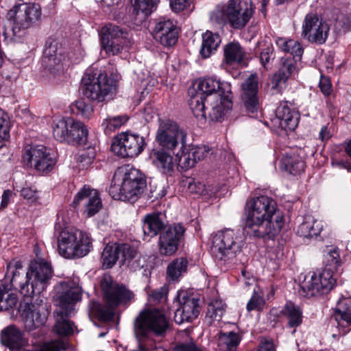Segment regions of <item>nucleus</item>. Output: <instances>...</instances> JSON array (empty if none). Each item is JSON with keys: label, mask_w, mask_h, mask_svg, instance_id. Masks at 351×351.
Masks as SVG:
<instances>
[{"label": "nucleus", "mask_w": 351, "mask_h": 351, "mask_svg": "<svg viewBox=\"0 0 351 351\" xmlns=\"http://www.w3.org/2000/svg\"><path fill=\"white\" fill-rule=\"evenodd\" d=\"M245 228L248 234L258 238L274 239L284 226L282 214L276 210V203L267 196H260L246 203Z\"/></svg>", "instance_id": "obj_1"}, {"label": "nucleus", "mask_w": 351, "mask_h": 351, "mask_svg": "<svg viewBox=\"0 0 351 351\" xmlns=\"http://www.w3.org/2000/svg\"><path fill=\"white\" fill-rule=\"evenodd\" d=\"M106 305L91 302L90 313L99 321L108 322L113 319L114 309L121 305H128L134 300L135 294L123 285L114 282L108 274H104L100 282Z\"/></svg>", "instance_id": "obj_2"}, {"label": "nucleus", "mask_w": 351, "mask_h": 351, "mask_svg": "<svg viewBox=\"0 0 351 351\" xmlns=\"http://www.w3.org/2000/svg\"><path fill=\"white\" fill-rule=\"evenodd\" d=\"M147 186L145 176L132 165L118 167L109 189L111 197L117 200L136 201Z\"/></svg>", "instance_id": "obj_3"}, {"label": "nucleus", "mask_w": 351, "mask_h": 351, "mask_svg": "<svg viewBox=\"0 0 351 351\" xmlns=\"http://www.w3.org/2000/svg\"><path fill=\"white\" fill-rule=\"evenodd\" d=\"M13 273L11 279L12 286L27 298L43 292L49 285L53 274L51 263L42 258L31 263L25 276L16 270Z\"/></svg>", "instance_id": "obj_4"}, {"label": "nucleus", "mask_w": 351, "mask_h": 351, "mask_svg": "<svg viewBox=\"0 0 351 351\" xmlns=\"http://www.w3.org/2000/svg\"><path fill=\"white\" fill-rule=\"evenodd\" d=\"M169 322L158 309L141 311L134 320V332L138 339V349L132 351H152L155 341L149 335L163 336L169 328Z\"/></svg>", "instance_id": "obj_5"}, {"label": "nucleus", "mask_w": 351, "mask_h": 351, "mask_svg": "<svg viewBox=\"0 0 351 351\" xmlns=\"http://www.w3.org/2000/svg\"><path fill=\"white\" fill-rule=\"evenodd\" d=\"M8 16V20L4 25L3 35L5 39L12 40L23 37L26 30L40 19L41 8L35 3H21L10 10Z\"/></svg>", "instance_id": "obj_6"}, {"label": "nucleus", "mask_w": 351, "mask_h": 351, "mask_svg": "<svg viewBox=\"0 0 351 351\" xmlns=\"http://www.w3.org/2000/svg\"><path fill=\"white\" fill-rule=\"evenodd\" d=\"M56 289L54 302L60 310L56 312L55 331L59 335L67 336L73 331V325L67 318L74 310L75 303L80 300L81 293L77 287H69L64 282H60Z\"/></svg>", "instance_id": "obj_7"}, {"label": "nucleus", "mask_w": 351, "mask_h": 351, "mask_svg": "<svg viewBox=\"0 0 351 351\" xmlns=\"http://www.w3.org/2000/svg\"><path fill=\"white\" fill-rule=\"evenodd\" d=\"M117 84L106 73L87 71L82 78L81 89L88 99L103 102L112 99L117 93Z\"/></svg>", "instance_id": "obj_8"}, {"label": "nucleus", "mask_w": 351, "mask_h": 351, "mask_svg": "<svg viewBox=\"0 0 351 351\" xmlns=\"http://www.w3.org/2000/svg\"><path fill=\"white\" fill-rule=\"evenodd\" d=\"M92 248L88 234L78 230L64 229L58 237V251L65 258L73 259L87 255Z\"/></svg>", "instance_id": "obj_9"}, {"label": "nucleus", "mask_w": 351, "mask_h": 351, "mask_svg": "<svg viewBox=\"0 0 351 351\" xmlns=\"http://www.w3.org/2000/svg\"><path fill=\"white\" fill-rule=\"evenodd\" d=\"M186 133L176 122L171 120H160L156 131V141L162 149L172 152L179 148L178 152L185 149Z\"/></svg>", "instance_id": "obj_10"}, {"label": "nucleus", "mask_w": 351, "mask_h": 351, "mask_svg": "<svg viewBox=\"0 0 351 351\" xmlns=\"http://www.w3.org/2000/svg\"><path fill=\"white\" fill-rule=\"evenodd\" d=\"M336 278L328 269H324L318 276L313 273L306 276L300 284L301 296L311 298L328 293L333 287Z\"/></svg>", "instance_id": "obj_11"}, {"label": "nucleus", "mask_w": 351, "mask_h": 351, "mask_svg": "<svg viewBox=\"0 0 351 351\" xmlns=\"http://www.w3.org/2000/svg\"><path fill=\"white\" fill-rule=\"evenodd\" d=\"M238 237L230 229L217 232L213 237L210 252L216 259L226 260L235 256L240 251L241 245L237 242Z\"/></svg>", "instance_id": "obj_12"}, {"label": "nucleus", "mask_w": 351, "mask_h": 351, "mask_svg": "<svg viewBox=\"0 0 351 351\" xmlns=\"http://www.w3.org/2000/svg\"><path fill=\"white\" fill-rule=\"evenodd\" d=\"M127 29L114 24H108L101 30V45L108 56L118 55L130 43Z\"/></svg>", "instance_id": "obj_13"}, {"label": "nucleus", "mask_w": 351, "mask_h": 351, "mask_svg": "<svg viewBox=\"0 0 351 351\" xmlns=\"http://www.w3.org/2000/svg\"><path fill=\"white\" fill-rule=\"evenodd\" d=\"M23 160L24 163L39 173H47L52 170L56 161L47 148L43 145L25 147Z\"/></svg>", "instance_id": "obj_14"}, {"label": "nucleus", "mask_w": 351, "mask_h": 351, "mask_svg": "<svg viewBox=\"0 0 351 351\" xmlns=\"http://www.w3.org/2000/svg\"><path fill=\"white\" fill-rule=\"evenodd\" d=\"M144 145V139L138 134L122 132L115 136L111 149L122 158H133L143 152Z\"/></svg>", "instance_id": "obj_15"}, {"label": "nucleus", "mask_w": 351, "mask_h": 351, "mask_svg": "<svg viewBox=\"0 0 351 351\" xmlns=\"http://www.w3.org/2000/svg\"><path fill=\"white\" fill-rule=\"evenodd\" d=\"M302 36L311 43L324 44L329 33V26L315 14L306 15L302 23Z\"/></svg>", "instance_id": "obj_16"}, {"label": "nucleus", "mask_w": 351, "mask_h": 351, "mask_svg": "<svg viewBox=\"0 0 351 351\" xmlns=\"http://www.w3.org/2000/svg\"><path fill=\"white\" fill-rule=\"evenodd\" d=\"M186 228L182 223H173L161 233L158 240L159 253L162 256H171L184 241Z\"/></svg>", "instance_id": "obj_17"}, {"label": "nucleus", "mask_w": 351, "mask_h": 351, "mask_svg": "<svg viewBox=\"0 0 351 351\" xmlns=\"http://www.w3.org/2000/svg\"><path fill=\"white\" fill-rule=\"evenodd\" d=\"M176 298L178 307L175 312L174 320L177 324L191 322L198 317L200 313L198 298L193 295H189L184 291H180L178 293Z\"/></svg>", "instance_id": "obj_18"}, {"label": "nucleus", "mask_w": 351, "mask_h": 351, "mask_svg": "<svg viewBox=\"0 0 351 351\" xmlns=\"http://www.w3.org/2000/svg\"><path fill=\"white\" fill-rule=\"evenodd\" d=\"M241 0H230L227 6L216 7L210 14V20L219 25L229 22L233 28L239 29L241 27Z\"/></svg>", "instance_id": "obj_19"}, {"label": "nucleus", "mask_w": 351, "mask_h": 351, "mask_svg": "<svg viewBox=\"0 0 351 351\" xmlns=\"http://www.w3.org/2000/svg\"><path fill=\"white\" fill-rule=\"evenodd\" d=\"M69 58L61 43L53 40L45 49L42 63L49 71L56 74L68 64Z\"/></svg>", "instance_id": "obj_20"}, {"label": "nucleus", "mask_w": 351, "mask_h": 351, "mask_svg": "<svg viewBox=\"0 0 351 351\" xmlns=\"http://www.w3.org/2000/svg\"><path fill=\"white\" fill-rule=\"evenodd\" d=\"M245 82L243 83V103L249 116L259 108L257 97L258 80L256 72L245 71Z\"/></svg>", "instance_id": "obj_21"}, {"label": "nucleus", "mask_w": 351, "mask_h": 351, "mask_svg": "<svg viewBox=\"0 0 351 351\" xmlns=\"http://www.w3.org/2000/svg\"><path fill=\"white\" fill-rule=\"evenodd\" d=\"M21 311L25 327L29 331L43 326L48 316L46 306L43 304L25 302L21 304Z\"/></svg>", "instance_id": "obj_22"}, {"label": "nucleus", "mask_w": 351, "mask_h": 351, "mask_svg": "<svg viewBox=\"0 0 351 351\" xmlns=\"http://www.w3.org/2000/svg\"><path fill=\"white\" fill-rule=\"evenodd\" d=\"M152 34L155 41L164 47L176 45L178 38V31L173 21L160 19L156 22Z\"/></svg>", "instance_id": "obj_23"}, {"label": "nucleus", "mask_w": 351, "mask_h": 351, "mask_svg": "<svg viewBox=\"0 0 351 351\" xmlns=\"http://www.w3.org/2000/svg\"><path fill=\"white\" fill-rule=\"evenodd\" d=\"M73 204L75 208L82 204L85 207L84 213L88 217L95 215L102 206L99 192L86 185L76 194Z\"/></svg>", "instance_id": "obj_24"}, {"label": "nucleus", "mask_w": 351, "mask_h": 351, "mask_svg": "<svg viewBox=\"0 0 351 351\" xmlns=\"http://www.w3.org/2000/svg\"><path fill=\"white\" fill-rule=\"evenodd\" d=\"M297 72L295 60H284L281 66L270 78L268 84L269 91L271 94L280 93L285 88L288 79Z\"/></svg>", "instance_id": "obj_25"}, {"label": "nucleus", "mask_w": 351, "mask_h": 351, "mask_svg": "<svg viewBox=\"0 0 351 351\" xmlns=\"http://www.w3.org/2000/svg\"><path fill=\"white\" fill-rule=\"evenodd\" d=\"M229 102L223 97L213 95L207 98L208 115L210 122H222L230 110Z\"/></svg>", "instance_id": "obj_26"}, {"label": "nucleus", "mask_w": 351, "mask_h": 351, "mask_svg": "<svg viewBox=\"0 0 351 351\" xmlns=\"http://www.w3.org/2000/svg\"><path fill=\"white\" fill-rule=\"evenodd\" d=\"M276 122L284 130H294L298 125L299 113L291 109L287 101L282 102L276 111Z\"/></svg>", "instance_id": "obj_27"}, {"label": "nucleus", "mask_w": 351, "mask_h": 351, "mask_svg": "<svg viewBox=\"0 0 351 351\" xmlns=\"http://www.w3.org/2000/svg\"><path fill=\"white\" fill-rule=\"evenodd\" d=\"M330 322L337 324V327L342 328L343 334L348 331L346 328L351 325V297H342L339 299Z\"/></svg>", "instance_id": "obj_28"}, {"label": "nucleus", "mask_w": 351, "mask_h": 351, "mask_svg": "<svg viewBox=\"0 0 351 351\" xmlns=\"http://www.w3.org/2000/svg\"><path fill=\"white\" fill-rule=\"evenodd\" d=\"M143 223L144 236L150 238L158 235L166 227L164 215L159 212L145 215Z\"/></svg>", "instance_id": "obj_29"}, {"label": "nucleus", "mask_w": 351, "mask_h": 351, "mask_svg": "<svg viewBox=\"0 0 351 351\" xmlns=\"http://www.w3.org/2000/svg\"><path fill=\"white\" fill-rule=\"evenodd\" d=\"M1 340L3 345L10 349L19 350L27 344L24 335L14 326H8L2 330Z\"/></svg>", "instance_id": "obj_30"}, {"label": "nucleus", "mask_w": 351, "mask_h": 351, "mask_svg": "<svg viewBox=\"0 0 351 351\" xmlns=\"http://www.w3.org/2000/svg\"><path fill=\"white\" fill-rule=\"evenodd\" d=\"M184 149H183L181 152L176 153V156L180 162L183 161L186 168L193 167L197 161L206 158L210 152V148L207 146L194 147L189 152H185Z\"/></svg>", "instance_id": "obj_31"}, {"label": "nucleus", "mask_w": 351, "mask_h": 351, "mask_svg": "<svg viewBox=\"0 0 351 351\" xmlns=\"http://www.w3.org/2000/svg\"><path fill=\"white\" fill-rule=\"evenodd\" d=\"M117 250H118L119 259L123 263L128 262L130 267L134 270L143 267L144 265L141 263L140 257L132 261L133 259L138 256V250L136 247L130 243H117Z\"/></svg>", "instance_id": "obj_32"}, {"label": "nucleus", "mask_w": 351, "mask_h": 351, "mask_svg": "<svg viewBox=\"0 0 351 351\" xmlns=\"http://www.w3.org/2000/svg\"><path fill=\"white\" fill-rule=\"evenodd\" d=\"M241 63V47L238 42H230L223 47L221 67L227 69Z\"/></svg>", "instance_id": "obj_33"}, {"label": "nucleus", "mask_w": 351, "mask_h": 351, "mask_svg": "<svg viewBox=\"0 0 351 351\" xmlns=\"http://www.w3.org/2000/svg\"><path fill=\"white\" fill-rule=\"evenodd\" d=\"M304 166V160L294 152L286 153L280 160V169L293 175L302 172Z\"/></svg>", "instance_id": "obj_34"}, {"label": "nucleus", "mask_w": 351, "mask_h": 351, "mask_svg": "<svg viewBox=\"0 0 351 351\" xmlns=\"http://www.w3.org/2000/svg\"><path fill=\"white\" fill-rule=\"evenodd\" d=\"M202 42L199 53L202 58H207L217 51L221 42V38L219 34L209 30L202 34Z\"/></svg>", "instance_id": "obj_35"}, {"label": "nucleus", "mask_w": 351, "mask_h": 351, "mask_svg": "<svg viewBox=\"0 0 351 351\" xmlns=\"http://www.w3.org/2000/svg\"><path fill=\"white\" fill-rule=\"evenodd\" d=\"M72 119L71 117H67L53 121V135L57 141L68 143L71 134Z\"/></svg>", "instance_id": "obj_36"}, {"label": "nucleus", "mask_w": 351, "mask_h": 351, "mask_svg": "<svg viewBox=\"0 0 351 351\" xmlns=\"http://www.w3.org/2000/svg\"><path fill=\"white\" fill-rule=\"evenodd\" d=\"M171 154L172 152L162 149L154 153V163L163 173H171L173 171L175 163Z\"/></svg>", "instance_id": "obj_37"}, {"label": "nucleus", "mask_w": 351, "mask_h": 351, "mask_svg": "<svg viewBox=\"0 0 351 351\" xmlns=\"http://www.w3.org/2000/svg\"><path fill=\"white\" fill-rule=\"evenodd\" d=\"M322 228L323 226L321 221L311 217H306L298 226L297 233L300 237L310 238L319 235Z\"/></svg>", "instance_id": "obj_38"}, {"label": "nucleus", "mask_w": 351, "mask_h": 351, "mask_svg": "<svg viewBox=\"0 0 351 351\" xmlns=\"http://www.w3.org/2000/svg\"><path fill=\"white\" fill-rule=\"evenodd\" d=\"M196 92L202 93L206 97L213 95H218L223 97V94L221 82L213 77L200 80L198 82Z\"/></svg>", "instance_id": "obj_39"}, {"label": "nucleus", "mask_w": 351, "mask_h": 351, "mask_svg": "<svg viewBox=\"0 0 351 351\" xmlns=\"http://www.w3.org/2000/svg\"><path fill=\"white\" fill-rule=\"evenodd\" d=\"M71 134L69 138L68 144L84 145L87 141L88 131L85 125L74 119H72Z\"/></svg>", "instance_id": "obj_40"}, {"label": "nucleus", "mask_w": 351, "mask_h": 351, "mask_svg": "<svg viewBox=\"0 0 351 351\" xmlns=\"http://www.w3.org/2000/svg\"><path fill=\"white\" fill-rule=\"evenodd\" d=\"M240 340L239 335L236 332L221 331L218 334L217 347L221 351H232L238 347Z\"/></svg>", "instance_id": "obj_41"}, {"label": "nucleus", "mask_w": 351, "mask_h": 351, "mask_svg": "<svg viewBox=\"0 0 351 351\" xmlns=\"http://www.w3.org/2000/svg\"><path fill=\"white\" fill-rule=\"evenodd\" d=\"M12 288L15 289L10 282V285L0 284V311H7L13 308L17 303L16 295L11 291Z\"/></svg>", "instance_id": "obj_42"}, {"label": "nucleus", "mask_w": 351, "mask_h": 351, "mask_svg": "<svg viewBox=\"0 0 351 351\" xmlns=\"http://www.w3.org/2000/svg\"><path fill=\"white\" fill-rule=\"evenodd\" d=\"M207 98L202 93H197L193 95L189 101V104L195 117L199 119H206V104H207Z\"/></svg>", "instance_id": "obj_43"}, {"label": "nucleus", "mask_w": 351, "mask_h": 351, "mask_svg": "<svg viewBox=\"0 0 351 351\" xmlns=\"http://www.w3.org/2000/svg\"><path fill=\"white\" fill-rule=\"evenodd\" d=\"M283 314L288 319V326L290 328H297L302 322V309L291 302H288L285 306Z\"/></svg>", "instance_id": "obj_44"}, {"label": "nucleus", "mask_w": 351, "mask_h": 351, "mask_svg": "<svg viewBox=\"0 0 351 351\" xmlns=\"http://www.w3.org/2000/svg\"><path fill=\"white\" fill-rule=\"evenodd\" d=\"M129 117L126 114L119 116H109L101 123V127L106 135H110L113 132L121 128L128 121Z\"/></svg>", "instance_id": "obj_45"}, {"label": "nucleus", "mask_w": 351, "mask_h": 351, "mask_svg": "<svg viewBox=\"0 0 351 351\" xmlns=\"http://www.w3.org/2000/svg\"><path fill=\"white\" fill-rule=\"evenodd\" d=\"M226 305L221 300H215L208 304L206 319L209 324L221 321L226 312Z\"/></svg>", "instance_id": "obj_46"}, {"label": "nucleus", "mask_w": 351, "mask_h": 351, "mask_svg": "<svg viewBox=\"0 0 351 351\" xmlns=\"http://www.w3.org/2000/svg\"><path fill=\"white\" fill-rule=\"evenodd\" d=\"M276 43L282 51L291 53L294 58L299 60L301 59L304 49L299 42L292 39L286 40L284 38H279Z\"/></svg>", "instance_id": "obj_47"}, {"label": "nucleus", "mask_w": 351, "mask_h": 351, "mask_svg": "<svg viewBox=\"0 0 351 351\" xmlns=\"http://www.w3.org/2000/svg\"><path fill=\"white\" fill-rule=\"evenodd\" d=\"M188 261L184 258H176L167 267V274L172 280H178L186 271Z\"/></svg>", "instance_id": "obj_48"}, {"label": "nucleus", "mask_w": 351, "mask_h": 351, "mask_svg": "<svg viewBox=\"0 0 351 351\" xmlns=\"http://www.w3.org/2000/svg\"><path fill=\"white\" fill-rule=\"evenodd\" d=\"M119 259L117 243L112 245H107L101 254L102 266L108 269L112 267Z\"/></svg>", "instance_id": "obj_49"}, {"label": "nucleus", "mask_w": 351, "mask_h": 351, "mask_svg": "<svg viewBox=\"0 0 351 351\" xmlns=\"http://www.w3.org/2000/svg\"><path fill=\"white\" fill-rule=\"evenodd\" d=\"M326 262L324 269H328L334 275V272L337 271L341 265V258L339 249L337 247H330L327 250L325 255Z\"/></svg>", "instance_id": "obj_50"}, {"label": "nucleus", "mask_w": 351, "mask_h": 351, "mask_svg": "<svg viewBox=\"0 0 351 351\" xmlns=\"http://www.w3.org/2000/svg\"><path fill=\"white\" fill-rule=\"evenodd\" d=\"M158 0H134V8L137 15L146 18L152 14Z\"/></svg>", "instance_id": "obj_51"}, {"label": "nucleus", "mask_w": 351, "mask_h": 351, "mask_svg": "<svg viewBox=\"0 0 351 351\" xmlns=\"http://www.w3.org/2000/svg\"><path fill=\"white\" fill-rule=\"evenodd\" d=\"M10 138V121L8 114L0 109V149Z\"/></svg>", "instance_id": "obj_52"}, {"label": "nucleus", "mask_w": 351, "mask_h": 351, "mask_svg": "<svg viewBox=\"0 0 351 351\" xmlns=\"http://www.w3.org/2000/svg\"><path fill=\"white\" fill-rule=\"evenodd\" d=\"M73 109H75L76 112L84 118H89L93 113V106L82 99L77 100L73 104Z\"/></svg>", "instance_id": "obj_53"}, {"label": "nucleus", "mask_w": 351, "mask_h": 351, "mask_svg": "<svg viewBox=\"0 0 351 351\" xmlns=\"http://www.w3.org/2000/svg\"><path fill=\"white\" fill-rule=\"evenodd\" d=\"M96 156L94 148L88 147L86 150H83L77 156V162L82 167H86L92 164Z\"/></svg>", "instance_id": "obj_54"}, {"label": "nucleus", "mask_w": 351, "mask_h": 351, "mask_svg": "<svg viewBox=\"0 0 351 351\" xmlns=\"http://www.w3.org/2000/svg\"><path fill=\"white\" fill-rule=\"evenodd\" d=\"M263 298L258 294L257 291L253 292V295L247 304V310L251 311L252 310L260 309L264 305Z\"/></svg>", "instance_id": "obj_55"}, {"label": "nucleus", "mask_w": 351, "mask_h": 351, "mask_svg": "<svg viewBox=\"0 0 351 351\" xmlns=\"http://www.w3.org/2000/svg\"><path fill=\"white\" fill-rule=\"evenodd\" d=\"M254 13V6L251 0H243V26L247 23Z\"/></svg>", "instance_id": "obj_56"}, {"label": "nucleus", "mask_w": 351, "mask_h": 351, "mask_svg": "<svg viewBox=\"0 0 351 351\" xmlns=\"http://www.w3.org/2000/svg\"><path fill=\"white\" fill-rule=\"evenodd\" d=\"M21 195L25 199L32 202H36L38 198V191L34 186H24L21 190Z\"/></svg>", "instance_id": "obj_57"}, {"label": "nucleus", "mask_w": 351, "mask_h": 351, "mask_svg": "<svg viewBox=\"0 0 351 351\" xmlns=\"http://www.w3.org/2000/svg\"><path fill=\"white\" fill-rule=\"evenodd\" d=\"M191 0H170V6L175 12H179L188 8Z\"/></svg>", "instance_id": "obj_58"}, {"label": "nucleus", "mask_w": 351, "mask_h": 351, "mask_svg": "<svg viewBox=\"0 0 351 351\" xmlns=\"http://www.w3.org/2000/svg\"><path fill=\"white\" fill-rule=\"evenodd\" d=\"M319 86L320 90L325 96H329L331 93L332 85L330 80L323 75H321Z\"/></svg>", "instance_id": "obj_59"}, {"label": "nucleus", "mask_w": 351, "mask_h": 351, "mask_svg": "<svg viewBox=\"0 0 351 351\" xmlns=\"http://www.w3.org/2000/svg\"><path fill=\"white\" fill-rule=\"evenodd\" d=\"M337 22L343 31L348 32L351 30V14L339 17Z\"/></svg>", "instance_id": "obj_60"}, {"label": "nucleus", "mask_w": 351, "mask_h": 351, "mask_svg": "<svg viewBox=\"0 0 351 351\" xmlns=\"http://www.w3.org/2000/svg\"><path fill=\"white\" fill-rule=\"evenodd\" d=\"M189 189L193 193L202 195L205 191V186L200 182H193L189 183Z\"/></svg>", "instance_id": "obj_61"}, {"label": "nucleus", "mask_w": 351, "mask_h": 351, "mask_svg": "<svg viewBox=\"0 0 351 351\" xmlns=\"http://www.w3.org/2000/svg\"><path fill=\"white\" fill-rule=\"evenodd\" d=\"M272 56V50L270 48L264 49L260 56L261 64L265 66L266 64L269 63Z\"/></svg>", "instance_id": "obj_62"}, {"label": "nucleus", "mask_w": 351, "mask_h": 351, "mask_svg": "<svg viewBox=\"0 0 351 351\" xmlns=\"http://www.w3.org/2000/svg\"><path fill=\"white\" fill-rule=\"evenodd\" d=\"M12 195V193L10 190H5L1 197V206L2 208H5L9 203L10 199Z\"/></svg>", "instance_id": "obj_63"}, {"label": "nucleus", "mask_w": 351, "mask_h": 351, "mask_svg": "<svg viewBox=\"0 0 351 351\" xmlns=\"http://www.w3.org/2000/svg\"><path fill=\"white\" fill-rule=\"evenodd\" d=\"M178 351H199L193 343H182L178 346Z\"/></svg>", "instance_id": "obj_64"}]
</instances>
